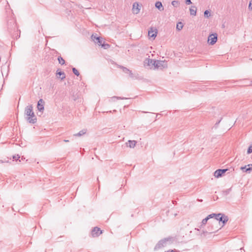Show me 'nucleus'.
Masks as SVG:
<instances>
[{
    "instance_id": "35",
    "label": "nucleus",
    "mask_w": 252,
    "mask_h": 252,
    "mask_svg": "<svg viewBox=\"0 0 252 252\" xmlns=\"http://www.w3.org/2000/svg\"><path fill=\"white\" fill-rule=\"evenodd\" d=\"M249 8L251 10H252V2L251 1L249 3Z\"/></svg>"
},
{
    "instance_id": "28",
    "label": "nucleus",
    "mask_w": 252,
    "mask_h": 252,
    "mask_svg": "<svg viewBox=\"0 0 252 252\" xmlns=\"http://www.w3.org/2000/svg\"><path fill=\"white\" fill-rule=\"evenodd\" d=\"M102 47H103L104 49H107L109 48L110 45L108 44H104L102 43L101 45Z\"/></svg>"
},
{
    "instance_id": "9",
    "label": "nucleus",
    "mask_w": 252,
    "mask_h": 252,
    "mask_svg": "<svg viewBox=\"0 0 252 252\" xmlns=\"http://www.w3.org/2000/svg\"><path fill=\"white\" fill-rule=\"evenodd\" d=\"M217 220H218L220 223L221 222L223 223L222 226H223L228 220V218L227 216H225L224 214H222V215L219 219H217Z\"/></svg>"
},
{
    "instance_id": "16",
    "label": "nucleus",
    "mask_w": 252,
    "mask_h": 252,
    "mask_svg": "<svg viewBox=\"0 0 252 252\" xmlns=\"http://www.w3.org/2000/svg\"><path fill=\"white\" fill-rule=\"evenodd\" d=\"M155 6L160 11H162L164 10L163 6L161 2L160 1L156 2L155 4Z\"/></svg>"
},
{
    "instance_id": "29",
    "label": "nucleus",
    "mask_w": 252,
    "mask_h": 252,
    "mask_svg": "<svg viewBox=\"0 0 252 252\" xmlns=\"http://www.w3.org/2000/svg\"><path fill=\"white\" fill-rule=\"evenodd\" d=\"M20 157L19 155H15L13 156V159L15 160H17L20 158Z\"/></svg>"
},
{
    "instance_id": "24",
    "label": "nucleus",
    "mask_w": 252,
    "mask_h": 252,
    "mask_svg": "<svg viewBox=\"0 0 252 252\" xmlns=\"http://www.w3.org/2000/svg\"><path fill=\"white\" fill-rule=\"evenodd\" d=\"M204 16L206 18H208L211 16V13L210 11L208 10H206L204 11Z\"/></svg>"
},
{
    "instance_id": "26",
    "label": "nucleus",
    "mask_w": 252,
    "mask_h": 252,
    "mask_svg": "<svg viewBox=\"0 0 252 252\" xmlns=\"http://www.w3.org/2000/svg\"><path fill=\"white\" fill-rule=\"evenodd\" d=\"M172 4L174 7H177L179 5V2H178V1H177V0H173L172 1Z\"/></svg>"
},
{
    "instance_id": "18",
    "label": "nucleus",
    "mask_w": 252,
    "mask_h": 252,
    "mask_svg": "<svg viewBox=\"0 0 252 252\" xmlns=\"http://www.w3.org/2000/svg\"><path fill=\"white\" fill-rule=\"evenodd\" d=\"M115 99H127V98H126V97H120V96H113V97H111L110 99L109 100V101L110 102L114 101L115 100H114Z\"/></svg>"
},
{
    "instance_id": "40",
    "label": "nucleus",
    "mask_w": 252,
    "mask_h": 252,
    "mask_svg": "<svg viewBox=\"0 0 252 252\" xmlns=\"http://www.w3.org/2000/svg\"><path fill=\"white\" fill-rule=\"evenodd\" d=\"M171 252H174L173 251H172Z\"/></svg>"
},
{
    "instance_id": "4",
    "label": "nucleus",
    "mask_w": 252,
    "mask_h": 252,
    "mask_svg": "<svg viewBox=\"0 0 252 252\" xmlns=\"http://www.w3.org/2000/svg\"><path fill=\"white\" fill-rule=\"evenodd\" d=\"M171 240V238H164L160 240L155 247V250L159 249L166 246L168 242H170Z\"/></svg>"
},
{
    "instance_id": "36",
    "label": "nucleus",
    "mask_w": 252,
    "mask_h": 252,
    "mask_svg": "<svg viewBox=\"0 0 252 252\" xmlns=\"http://www.w3.org/2000/svg\"><path fill=\"white\" fill-rule=\"evenodd\" d=\"M129 76L131 77H133V73H132L131 71L130 70V71L129 72Z\"/></svg>"
},
{
    "instance_id": "11",
    "label": "nucleus",
    "mask_w": 252,
    "mask_h": 252,
    "mask_svg": "<svg viewBox=\"0 0 252 252\" xmlns=\"http://www.w3.org/2000/svg\"><path fill=\"white\" fill-rule=\"evenodd\" d=\"M44 100L42 99H40L37 102V109L39 111H42L44 110Z\"/></svg>"
},
{
    "instance_id": "25",
    "label": "nucleus",
    "mask_w": 252,
    "mask_h": 252,
    "mask_svg": "<svg viewBox=\"0 0 252 252\" xmlns=\"http://www.w3.org/2000/svg\"><path fill=\"white\" fill-rule=\"evenodd\" d=\"M72 71L76 76H79L80 74L79 71L75 67L72 68Z\"/></svg>"
},
{
    "instance_id": "20",
    "label": "nucleus",
    "mask_w": 252,
    "mask_h": 252,
    "mask_svg": "<svg viewBox=\"0 0 252 252\" xmlns=\"http://www.w3.org/2000/svg\"><path fill=\"white\" fill-rule=\"evenodd\" d=\"M183 27V24L182 22H180L177 24L176 29L178 31H181Z\"/></svg>"
},
{
    "instance_id": "34",
    "label": "nucleus",
    "mask_w": 252,
    "mask_h": 252,
    "mask_svg": "<svg viewBox=\"0 0 252 252\" xmlns=\"http://www.w3.org/2000/svg\"><path fill=\"white\" fill-rule=\"evenodd\" d=\"M96 37H97L96 35H94V34L92 35V39L94 40V41H95V40H96Z\"/></svg>"
},
{
    "instance_id": "3",
    "label": "nucleus",
    "mask_w": 252,
    "mask_h": 252,
    "mask_svg": "<svg viewBox=\"0 0 252 252\" xmlns=\"http://www.w3.org/2000/svg\"><path fill=\"white\" fill-rule=\"evenodd\" d=\"M152 62H154L153 65L155 68L162 69L164 68L167 67V62L165 61H152Z\"/></svg>"
},
{
    "instance_id": "21",
    "label": "nucleus",
    "mask_w": 252,
    "mask_h": 252,
    "mask_svg": "<svg viewBox=\"0 0 252 252\" xmlns=\"http://www.w3.org/2000/svg\"><path fill=\"white\" fill-rule=\"evenodd\" d=\"M231 190V188H229V189H227L226 190H223L222 191V194L224 195H228L230 193Z\"/></svg>"
},
{
    "instance_id": "22",
    "label": "nucleus",
    "mask_w": 252,
    "mask_h": 252,
    "mask_svg": "<svg viewBox=\"0 0 252 252\" xmlns=\"http://www.w3.org/2000/svg\"><path fill=\"white\" fill-rule=\"evenodd\" d=\"M58 60L59 61V63H60L61 64L63 65L64 64V63H65L64 60L61 56L58 57Z\"/></svg>"
},
{
    "instance_id": "5",
    "label": "nucleus",
    "mask_w": 252,
    "mask_h": 252,
    "mask_svg": "<svg viewBox=\"0 0 252 252\" xmlns=\"http://www.w3.org/2000/svg\"><path fill=\"white\" fill-rule=\"evenodd\" d=\"M218 35L214 33L210 35L208 38V42L211 45H214L217 41Z\"/></svg>"
},
{
    "instance_id": "6",
    "label": "nucleus",
    "mask_w": 252,
    "mask_h": 252,
    "mask_svg": "<svg viewBox=\"0 0 252 252\" xmlns=\"http://www.w3.org/2000/svg\"><path fill=\"white\" fill-rule=\"evenodd\" d=\"M158 33V30L153 27H151L148 31V35L150 37L155 39Z\"/></svg>"
},
{
    "instance_id": "1",
    "label": "nucleus",
    "mask_w": 252,
    "mask_h": 252,
    "mask_svg": "<svg viewBox=\"0 0 252 252\" xmlns=\"http://www.w3.org/2000/svg\"><path fill=\"white\" fill-rule=\"evenodd\" d=\"M25 119L31 124H35L36 122V117L33 111L32 105L27 106L25 110Z\"/></svg>"
},
{
    "instance_id": "39",
    "label": "nucleus",
    "mask_w": 252,
    "mask_h": 252,
    "mask_svg": "<svg viewBox=\"0 0 252 252\" xmlns=\"http://www.w3.org/2000/svg\"><path fill=\"white\" fill-rule=\"evenodd\" d=\"M113 112H116V110H113Z\"/></svg>"
},
{
    "instance_id": "10",
    "label": "nucleus",
    "mask_w": 252,
    "mask_h": 252,
    "mask_svg": "<svg viewBox=\"0 0 252 252\" xmlns=\"http://www.w3.org/2000/svg\"><path fill=\"white\" fill-rule=\"evenodd\" d=\"M102 233V231L97 227H94L92 231V235L93 237H97Z\"/></svg>"
},
{
    "instance_id": "27",
    "label": "nucleus",
    "mask_w": 252,
    "mask_h": 252,
    "mask_svg": "<svg viewBox=\"0 0 252 252\" xmlns=\"http://www.w3.org/2000/svg\"><path fill=\"white\" fill-rule=\"evenodd\" d=\"M215 216H216V214L213 213V214H210L209 215H208L206 218L209 220L210 219L214 218Z\"/></svg>"
},
{
    "instance_id": "19",
    "label": "nucleus",
    "mask_w": 252,
    "mask_h": 252,
    "mask_svg": "<svg viewBox=\"0 0 252 252\" xmlns=\"http://www.w3.org/2000/svg\"><path fill=\"white\" fill-rule=\"evenodd\" d=\"M103 40L102 38H100V37H96V40L94 41L95 43H97L99 46L101 45L102 44Z\"/></svg>"
},
{
    "instance_id": "17",
    "label": "nucleus",
    "mask_w": 252,
    "mask_h": 252,
    "mask_svg": "<svg viewBox=\"0 0 252 252\" xmlns=\"http://www.w3.org/2000/svg\"><path fill=\"white\" fill-rule=\"evenodd\" d=\"M86 133V130L83 129V130L80 131L78 133L74 134V136H82L83 135L85 134Z\"/></svg>"
},
{
    "instance_id": "30",
    "label": "nucleus",
    "mask_w": 252,
    "mask_h": 252,
    "mask_svg": "<svg viewBox=\"0 0 252 252\" xmlns=\"http://www.w3.org/2000/svg\"><path fill=\"white\" fill-rule=\"evenodd\" d=\"M208 220V219L207 218L204 219L202 220V225H205L206 224L207 221Z\"/></svg>"
},
{
    "instance_id": "31",
    "label": "nucleus",
    "mask_w": 252,
    "mask_h": 252,
    "mask_svg": "<svg viewBox=\"0 0 252 252\" xmlns=\"http://www.w3.org/2000/svg\"><path fill=\"white\" fill-rule=\"evenodd\" d=\"M147 60H148V65H150L151 64H152V65H153L154 62H152L151 61H155L154 60L148 59H147Z\"/></svg>"
},
{
    "instance_id": "38",
    "label": "nucleus",
    "mask_w": 252,
    "mask_h": 252,
    "mask_svg": "<svg viewBox=\"0 0 252 252\" xmlns=\"http://www.w3.org/2000/svg\"><path fill=\"white\" fill-rule=\"evenodd\" d=\"M0 163H3V161L2 160H0Z\"/></svg>"
},
{
    "instance_id": "14",
    "label": "nucleus",
    "mask_w": 252,
    "mask_h": 252,
    "mask_svg": "<svg viewBox=\"0 0 252 252\" xmlns=\"http://www.w3.org/2000/svg\"><path fill=\"white\" fill-rule=\"evenodd\" d=\"M137 143V142L135 140H128L127 143H126L127 146L133 148Z\"/></svg>"
},
{
    "instance_id": "7",
    "label": "nucleus",
    "mask_w": 252,
    "mask_h": 252,
    "mask_svg": "<svg viewBox=\"0 0 252 252\" xmlns=\"http://www.w3.org/2000/svg\"><path fill=\"white\" fill-rule=\"evenodd\" d=\"M141 6L139 5V3L137 2H135L133 3L132 5V11L134 14H138L139 13L140 10Z\"/></svg>"
},
{
    "instance_id": "32",
    "label": "nucleus",
    "mask_w": 252,
    "mask_h": 252,
    "mask_svg": "<svg viewBox=\"0 0 252 252\" xmlns=\"http://www.w3.org/2000/svg\"><path fill=\"white\" fill-rule=\"evenodd\" d=\"M251 153H252V145L250 146L248 149V151H247V153L248 154H251Z\"/></svg>"
},
{
    "instance_id": "12",
    "label": "nucleus",
    "mask_w": 252,
    "mask_h": 252,
    "mask_svg": "<svg viewBox=\"0 0 252 252\" xmlns=\"http://www.w3.org/2000/svg\"><path fill=\"white\" fill-rule=\"evenodd\" d=\"M57 77L63 80L65 78V74L64 72L61 71L60 69H58L56 72Z\"/></svg>"
},
{
    "instance_id": "13",
    "label": "nucleus",
    "mask_w": 252,
    "mask_h": 252,
    "mask_svg": "<svg viewBox=\"0 0 252 252\" xmlns=\"http://www.w3.org/2000/svg\"><path fill=\"white\" fill-rule=\"evenodd\" d=\"M241 169L245 172H250L252 171V164H248L243 167H241Z\"/></svg>"
},
{
    "instance_id": "8",
    "label": "nucleus",
    "mask_w": 252,
    "mask_h": 252,
    "mask_svg": "<svg viewBox=\"0 0 252 252\" xmlns=\"http://www.w3.org/2000/svg\"><path fill=\"white\" fill-rule=\"evenodd\" d=\"M228 169H219L217 170L214 173V176L216 178H219L222 176L227 171Z\"/></svg>"
},
{
    "instance_id": "2",
    "label": "nucleus",
    "mask_w": 252,
    "mask_h": 252,
    "mask_svg": "<svg viewBox=\"0 0 252 252\" xmlns=\"http://www.w3.org/2000/svg\"><path fill=\"white\" fill-rule=\"evenodd\" d=\"M222 214L219 213L216 214V216H215V220L212 222V225L211 226V228H209V230L210 231V233L215 232L217 231L220 228L218 227V220L217 219H219L222 215Z\"/></svg>"
},
{
    "instance_id": "23",
    "label": "nucleus",
    "mask_w": 252,
    "mask_h": 252,
    "mask_svg": "<svg viewBox=\"0 0 252 252\" xmlns=\"http://www.w3.org/2000/svg\"><path fill=\"white\" fill-rule=\"evenodd\" d=\"M120 67L123 70V72H124L125 73H129V72L130 71V70L126 67L120 66Z\"/></svg>"
},
{
    "instance_id": "15",
    "label": "nucleus",
    "mask_w": 252,
    "mask_h": 252,
    "mask_svg": "<svg viewBox=\"0 0 252 252\" xmlns=\"http://www.w3.org/2000/svg\"><path fill=\"white\" fill-rule=\"evenodd\" d=\"M197 8L194 6H192L189 8L190 14L192 16H195L196 14Z\"/></svg>"
},
{
    "instance_id": "37",
    "label": "nucleus",
    "mask_w": 252,
    "mask_h": 252,
    "mask_svg": "<svg viewBox=\"0 0 252 252\" xmlns=\"http://www.w3.org/2000/svg\"><path fill=\"white\" fill-rule=\"evenodd\" d=\"M63 141L65 142H69V140H64Z\"/></svg>"
},
{
    "instance_id": "33",
    "label": "nucleus",
    "mask_w": 252,
    "mask_h": 252,
    "mask_svg": "<svg viewBox=\"0 0 252 252\" xmlns=\"http://www.w3.org/2000/svg\"><path fill=\"white\" fill-rule=\"evenodd\" d=\"M185 2H186V4H188V5L191 3V1L190 0H186Z\"/></svg>"
}]
</instances>
